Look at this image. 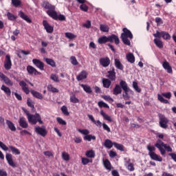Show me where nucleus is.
Listing matches in <instances>:
<instances>
[{"label": "nucleus", "instance_id": "16", "mask_svg": "<svg viewBox=\"0 0 176 176\" xmlns=\"http://www.w3.org/2000/svg\"><path fill=\"white\" fill-rule=\"evenodd\" d=\"M42 8L48 10H56V6L52 5L49 1H43L41 4Z\"/></svg>", "mask_w": 176, "mask_h": 176}, {"label": "nucleus", "instance_id": "4", "mask_svg": "<svg viewBox=\"0 0 176 176\" xmlns=\"http://www.w3.org/2000/svg\"><path fill=\"white\" fill-rule=\"evenodd\" d=\"M26 115L28 116V120L30 124H36V123H39V124H43V121L42 120V117L38 113L34 114H30L27 112Z\"/></svg>", "mask_w": 176, "mask_h": 176}, {"label": "nucleus", "instance_id": "2", "mask_svg": "<svg viewBox=\"0 0 176 176\" xmlns=\"http://www.w3.org/2000/svg\"><path fill=\"white\" fill-rule=\"evenodd\" d=\"M120 38L124 45H126V46H130V45H131V43L129 39H133V33H131V31L127 29V28H124L122 29V33L121 34Z\"/></svg>", "mask_w": 176, "mask_h": 176}, {"label": "nucleus", "instance_id": "5", "mask_svg": "<svg viewBox=\"0 0 176 176\" xmlns=\"http://www.w3.org/2000/svg\"><path fill=\"white\" fill-rule=\"evenodd\" d=\"M159 125L162 129H167L168 127V118L165 115L159 114Z\"/></svg>", "mask_w": 176, "mask_h": 176}, {"label": "nucleus", "instance_id": "1", "mask_svg": "<svg viewBox=\"0 0 176 176\" xmlns=\"http://www.w3.org/2000/svg\"><path fill=\"white\" fill-rule=\"evenodd\" d=\"M113 41L116 45H119V43H120L119 36L116 34H111L109 36H102L98 38V43H99V45H104V43H108V42L113 43Z\"/></svg>", "mask_w": 176, "mask_h": 176}, {"label": "nucleus", "instance_id": "19", "mask_svg": "<svg viewBox=\"0 0 176 176\" xmlns=\"http://www.w3.org/2000/svg\"><path fill=\"white\" fill-rule=\"evenodd\" d=\"M19 124L20 127H22V129H28V123L25 120V118L24 117H20L19 120Z\"/></svg>", "mask_w": 176, "mask_h": 176}, {"label": "nucleus", "instance_id": "23", "mask_svg": "<svg viewBox=\"0 0 176 176\" xmlns=\"http://www.w3.org/2000/svg\"><path fill=\"white\" fill-rule=\"evenodd\" d=\"M30 93L35 98H37L38 100H43V95H42V94L34 89L31 90Z\"/></svg>", "mask_w": 176, "mask_h": 176}, {"label": "nucleus", "instance_id": "14", "mask_svg": "<svg viewBox=\"0 0 176 176\" xmlns=\"http://www.w3.org/2000/svg\"><path fill=\"white\" fill-rule=\"evenodd\" d=\"M27 71L30 75H42V73L41 72H38L35 67L28 65L27 67Z\"/></svg>", "mask_w": 176, "mask_h": 176}, {"label": "nucleus", "instance_id": "53", "mask_svg": "<svg viewBox=\"0 0 176 176\" xmlns=\"http://www.w3.org/2000/svg\"><path fill=\"white\" fill-rule=\"evenodd\" d=\"M60 109L63 115H65L66 116H69V112H68V109L67 108L66 106H63L60 108Z\"/></svg>", "mask_w": 176, "mask_h": 176}, {"label": "nucleus", "instance_id": "3", "mask_svg": "<svg viewBox=\"0 0 176 176\" xmlns=\"http://www.w3.org/2000/svg\"><path fill=\"white\" fill-rule=\"evenodd\" d=\"M120 85L124 91V94H122V97L125 101H127V100H130V96H129V93H131V94H134V91L129 87V85H127V82L123 80H121L120 81Z\"/></svg>", "mask_w": 176, "mask_h": 176}, {"label": "nucleus", "instance_id": "11", "mask_svg": "<svg viewBox=\"0 0 176 176\" xmlns=\"http://www.w3.org/2000/svg\"><path fill=\"white\" fill-rule=\"evenodd\" d=\"M107 78L111 81L116 80V72H115V67H112L111 70L107 72Z\"/></svg>", "mask_w": 176, "mask_h": 176}, {"label": "nucleus", "instance_id": "24", "mask_svg": "<svg viewBox=\"0 0 176 176\" xmlns=\"http://www.w3.org/2000/svg\"><path fill=\"white\" fill-rule=\"evenodd\" d=\"M6 159L10 166L11 167H15L16 165L14 164V162H13L12 155V154H6Z\"/></svg>", "mask_w": 176, "mask_h": 176}, {"label": "nucleus", "instance_id": "47", "mask_svg": "<svg viewBox=\"0 0 176 176\" xmlns=\"http://www.w3.org/2000/svg\"><path fill=\"white\" fill-rule=\"evenodd\" d=\"M86 156L87 157H91L93 158L96 156V153H94V151L89 150L86 152Z\"/></svg>", "mask_w": 176, "mask_h": 176}, {"label": "nucleus", "instance_id": "29", "mask_svg": "<svg viewBox=\"0 0 176 176\" xmlns=\"http://www.w3.org/2000/svg\"><path fill=\"white\" fill-rule=\"evenodd\" d=\"M114 65L116 67V68H117L118 69H120V71H123V65L122 64V63H120V60L118 58H116L114 60Z\"/></svg>", "mask_w": 176, "mask_h": 176}, {"label": "nucleus", "instance_id": "52", "mask_svg": "<svg viewBox=\"0 0 176 176\" xmlns=\"http://www.w3.org/2000/svg\"><path fill=\"white\" fill-rule=\"evenodd\" d=\"M85 141H91V140H96V136L92 135H87L84 137Z\"/></svg>", "mask_w": 176, "mask_h": 176}, {"label": "nucleus", "instance_id": "61", "mask_svg": "<svg viewBox=\"0 0 176 176\" xmlns=\"http://www.w3.org/2000/svg\"><path fill=\"white\" fill-rule=\"evenodd\" d=\"M55 20H59V21H65V16L63 14H58Z\"/></svg>", "mask_w": 176, "mask_h": 176}, {"label": "nucleus", "instance_id": "64", "mask_svg": "<svg viewBox=\"0 0 176 176\" xmlns=\"http://www.w3.org/2000/svg\"><path fill=\"white\" fill-rule=\"evenodd\" d=\"M27 104H28V107H30V108H32V109L35 108L34 103H32V102L31 101V100H30V98H28L27 100Z\"/></svg>", "mask_w": 176, "mask_h": 176}, {"label": "nucleus", "instance_id": "8", "mask_svg": "<svg viewBox=\"0 0 176 176\" xmlns=\"http://www.w3.org/2000/svg\"><path fill=\"white\" fill-rule=\"evenodd\" d=\"M34 131L36 134H38V135H41V137H46V135H47V131L46 130V128L36 126L34 128Z\"/></svg>", "mask_w": 176, "mask_h": 176}, {"label": "nucleus", "instance_id": "28", "mask_svg": "<svg viewBox=\"0 0 176 176\" xmlns=\"http://www.w3.org/2000/svg\"><path fill=\"white\" fill-rule=\"evenodd\" d=\"M126 60L129 61V63H131V64H133V63H135V57L134 56V54L133 53H128L126 54Z\"/></svg>", "mask_w": 176, "mask_h": 176}, {"label": "nucleus", "instance_id": "56", "mask_svg": "<svg viewBox=\"0 0 176 176\" xmlns=\"http://www.w3.org/2000/svg\"><path fill=\"white\" fill-rule=\"evenodd\" d=\"M43 155H45V156H47V157H50V159H53V157H54V155H53V153H52V151H44Z\"/></svg>", "mask_w": 176, "mask_h": 176}, {"label": "nucleus", "instance_id": "35", "mask_svg": "<svg viewBox=\"0 0 176 176\" xmlns=\"http://www.w3.org/2000/svg\"><path fill=\"white\" fill-rule=\"evenodd\" d=\"M1 90L4 91V93H6V94L8 96H11V94H12V91L10 90V88L5 86V85H3L1 86Z\"/></svg>", "mask_w": 176, "mask_h": 176}, {"label": "nucleus", "instance_id": "58", "mask_svg": "<svg viewBox=\"0 0 176 176\" xmlns=\"http://www.w3.org/2000/svg\"><path fill=\"white\" fill-rule=\"evenodd\" d=\"M80 9L82 12H87V10H89V7L85 3H82L80 6Z\"/></svg>", "mask_w": 176, "mask_h": 176}, {"label": "nucleus", "instance_id": "15", "mask_svg": "<svg viewBox=\"0 0 176 176\" xmlns=\"http://www.w3.org/2000/svg\"><path fill=\"white\" fill-rule=\"evenodd\" d=\"M0 78L3 80L4 83H6L7 86H13V82H12L8 76H5L3 73L0 72Z\"/></svg>", "mask_w": 176, "mask_h": 176}, {"label": "nucleus", "instance_id": "44", "mask_svg": "<svg viewBox=\"0 0 176 176\" xmlns=\"http://www.w3.org/2000/svg\"><path fill=\"white\" fill-rule=\"evenodd\" d=\"M100 31H102V32H109V27L106 25H100Z\"/></svg>", "mask_w": 176, "mask_h": 176}, {"label": "nucleus", "instance_id": "45", "mask_svg": "<svg viewBox=\"0 0 176 176\" xmlns=\"http://www.w3.org/2000/svg\"><path fill=\"white\" fill-rule=\"evenodd\" d=\"M147 150L148 151V156L151 154V153H155V151H156V148L153 146H151V145H147Z\"/></svg>", "mask_w": 176, "mask_h": 176}, {"label": "nucleus", "instance_id": "43", "mask_svg": "<svg viewBox=\"0 0 176 176\" xmlns=\"http://www.w3.org/2000/svg\"><path fill=\"white\" fill-rule=\"evenodd\" d=\"M125 166H126L129 171H134V170H135V168H134V164L133 163H131L129 162H126Z\"/></svg>", "mask_w": 176, "mask_h": 176}, {"label": "nucleus", "instance_id": "60", "mask_svg": "<svg viewBox=\"0 0 176 176\" xmlns=\"http://www.w3.org/2000/svg\"><path fill=\"white\" fill-rule=\"evenodd\" d=\"M70 60L72 65H78V60H76V57L71 56Z\"/></svg>", "mask_w": 176, "mask_h": 176}, {"label": "nucleus", "instance_id": "48", "mask_svg": "<svg viewBox=\"0 0 176 176\" xmlns=\"http://www.w3.org/2000/svg\"><path fill=\"white\" fill-rule=\"evenodd\" d=\"M133 87L134 90H135V91H137L138 93H141V88H140L138 87V82L133 81Z\"/></svg>", "mask_w": 176, "mask_h": 176}, {"label": "nucleus", "instance_id": "38", "mask_svg": "<svg viewBox=\"0 0 176 176\" xmlns=\"http://www.w3.org/2000/svg\"><path fill=\"white\" fill-rule=\"evenodd\" d=\"M100 115L102 116V118L105 120H107L108 122H112V118L111 116H108L104 111L101 110L100 111Z\"/></svg>", "mask_w": 176, "mask_h": 176}, {"label": "nucleus", "instance_id": "30", "mask_svg": "<svg viewBox=\"0 0 176 176\" xmlns=\"http://www.w3.org/2000/svg\"><path fill=\"white\" fill-rule=\"evenodd\" d=\"M80 86L81 87H82L85 93H87L88 94H91L93 93V90L91 89V87L90 86L85 84H81Z\"/></svg>", "mask_w": 176, "mask_h": 176}, {"label": "nucleus", "instance_id": "33", "mask_svg": "<svg viewBox=\"0 0 176 176\" xmlns=\"http://www.w3.org/2000/svg\"><path fill=\"white\" fill-rule=\"evenodd\" d=\"M6 124H7L8 129H10V130H11V131H16V126H14V124H13V122H12V121H10L9 120H6Z\"/></svg>", "mask_w": 176, "mask_h": 176}, {"label": "nucleus", "instance_id": "9", "mask_svg": "<svg viewBox=\"0 0 176 176\" xmlns=\"http://www.w3.org/2000/svg\"><path fill=\"white\" fill-rule=\"evenodd\" d=\"M32 63L36 68H38L40 71H43L45 69V63L42 62L41 60L37 58L32 59Z\"/></svg>", "mask_w": 176, "mask_h": 176}, {"label": "nucleus", "instance_id": "10", "mask_svg": "<svg viewBox=\"0 0 176 176\" xmlns=\"http://www.w3.org/2000/svg\"><path fill=\"white\" fill-rule=\"evenodd\" d=\"M4 68L6 71L12 69V59H10V56L7 54L4 60Z\"/></svg>", "mask_w": 176, "mask_h": 176}, {"label": "nucleus", "instance_id": "42", "mask_svg": "<svg viewBox=\"0 0 176 176\" xmlns=\"http://www.w3.org/2000/svg\"><path fill=\"white\" fill-rule=\"evenodd\" d=\"M47 88L48 91H51V93H58V89L53 87L52 85H49Z\"/></svg>", "mask_w": 176, "mask_h": 176}, {"label": "nucleus", "instance_id": "59", "mask_svg": "<svg viewBox=\"0 0 176 176\" xmlns=\"http://www.w3.org/2000/svg\"><path fill=\"white\" fill-rule=\"evenodd\" d=\"M102 98H103V100H105V101H109L110 102H113V99L109 96H102Z\"/></svg>", "mask_w": 176, "mask_h": 176}, {"label": "nucleus", "instance_id": "57", "mask_svg": "<svg viewBox=\"0 0 176 176\" xmlns=\"http://www.w3.org/2000/svg\"><path fill=\"white\" fill-rule=\"evenodd\" d=\"M62 157L63 160L68 162V160H69V154L66 152H63L62 153Z\"/></svg>", "mask_w": 176, "mask_h": 176}, {"label": "nucleus", "instance_id": "51", "mask_svg": "<svg viewBox=\"0 0 176 176\" xmlns=\"http://www.w3.org/2000/svg\"><path fill=\"white\" fill-rule=\"evenodd\" d=\"M56 121L59 124H61L62 126H67V122L60 117L56 118Z\"/></svg>", "mask_w": 176, "mask_h": 176}, {"label": "nucleus", "instance_id": "6", "mask_svg": "<svg viewBox=\"0 0 176 176\" xmlns=\"http://www.w3.org/2000/svg\"><path fill=\"white\" fill-rule=\"evenodd\" d=\"M165 98H168V100H170L171 98V92H166V93H162V95L160 94H157V100L160 102H162V104H168V100Z\"/></svg>", "mask_w": 176, "mask_h": 176}, {"label": "nucleus", "instance_id": "20", "mask_svg": "<svg viewBox=\"0 0 176 176\" xmlns=\"http://www.w3.org/2000/svg\"><path fill=\"white\" fill-rule=\"evenodd\" d=\"M148 156H150L152 160H155V162H163V157L156 154V153H151Z\"/></svg>", "mask_w": 176, "mask_h": 176}, {"label": "nucleus", "instance_id": "62", "mask_svg": "<svg viewBox=\"0 0 176 176\" xmlns=\"http://www.w3.org/2000/svg\"><path fill=\"white\" fill-rule=\"evenodd\" d=\"M78 131L84 135H87L90 133L87 129H78Z\"/></svg>", "mask_w": 176, "mask_h": 176}, {"label": "nucleus", "instance_id": "7", "mask_svg": "<svg viewBox=\"0 0 176 176\" xmlns=\"http://www.w3.org/2000/svg\"><path fill=\"white\" fill-rule=\"evenodd\" d=\"M153 36H155V38H163V39L165 40L171 39V36H170V34L164 31H157L155 34H153Z\"/></svg>", "mask_w": 176, "mask_h": 176}, {"label": "nucleus", "instance_id": "40", "mask_svg": "<svg viewBox=\"0 0 176 176\" xmlns=\"http://www.w3.org/2000/svg\"><path fill=\"white\" fill-rule=\"evenodd\" d=\"M65 38H67V39H70L71 41H72V39H75L77 36L72 34V32H65Z\"/></svg>", "mask_w": 176, "mask_h": 176}, {"label": "nucleus", "instance_id": "12", "mask_svg": "<svg viewBox=\"0 0 176 176\" xmlns=\"http://www.w3.org/2000/svg\"><path fill=\"white\" fill-rule=\"evenodd\" d=\"M43 25L48 34H52L53 31H54V28L50 25V24H49V22H47V21L46 20L43 21Z\"/></svg>", "mask_w": 176, "mask_h": 176}, {"label": "nucleus", "instance_id": "18", "mask_svg": "<svg viewBox=\"0 0 176 176\" xmlns=\"http://www.w3.org/2000/svg\"><path fill=\"white\" fill-rule=\"evenodd\" d=\"M162 67L168 72V74H173V67L170 65V63L167 60H164L162 63Z\"/></svg>", "mask_w": 176, "mask_h": 176}, {"label": "nucleus", "instance_id": "21", "mask_svg": "<svg viewBox=\"0 0 176 176\" xmlns=\"http://www.w3.org/2000/svg\"><path fill=\"white\" fill-rule=\"evenodd\" d=\"M122 85L116 84L114 89H113V94L114 96H118V94H122Z\"/></svg>", "mask_w": 176, "mask_h": 176}, {"label": "nucleus", "instance_id": "34", "mask_svg": "<svg viewBox=\"0 0 176 176\" xmlns=\"http://www.w3.org/2000/svg\"><path fill=\"white\" fill-rule=\"evenodd\" d=\"M155 45L157 46V47H159V49H163L164 45L163 41H162L159 38H155L153 41Z\"/></svg>", "mask_w": 176, "mask_h": 176}, {"label": "nucleus", "instance_id": "31", "mask_svg": "<svg viewBox=\"0 0 176 176\" xmlns=\"http://www.w3.org/2000/svg\"><path fill=\"white\" fill-rule=\"evenodd\" d=\"M104 148H107V149H111L112 146H113V143L112 142V140L109 139H107L104 140Z\"/></svg>", "mask_w": 176, "mask_h": 176}, {"label": "nucleus", "instance_id": "46", "mask_svg": "<svg viewBox=\"0 0 176 176\" xmlns=\"http://www.w3.org/2000/svg\"><path fill=\"white\" fill-rule=\"evenodd\" d=\"M70 102H73V104H78V102H79V99L76 98L75 94H73L70 96Z\"/></svg>", "mask_w": 176, "mask_h": 176}, {"label": "nucleus", "instance_id": "50", "mask_svg": "<svg viewBox=\"0 0 176 176\" xmlns=\"http://www.w3.org/2000/svg\"><path fill=\"white\" fill-rule=\"evenodd\" d=\"M98 105L100 108H107L108 109H109V106L108 105V104L104 102L103 101H99Z\"/></svg>", "mask_w": 176, "mask_h": 176}, {"label": "nucleus", "instance_id": "25", "mask_svg": "<svg viewBox=\"0 0 176 176\" xmlns=\"http://www.w3.org/2000/svg\"><path fill=\"white\" fill-rule=\"evenodd\" d=\"M19 16H20L21 19H23V20H25V21H27V23H32V21H31V19L28 17L23 11H20L19 12Z\"/></svg>", "mask_w": 176, "mask_h": 176}, {"label": "nucleus", "instance_id": "17", "mask_svg": "<svg viewBox=\"0 0 176 176\" xmlns=\"http://www.w3.org/2000/svg\"><path fill=\"white\" fill-rule=\"evenodd\" d=\"M19 86H21L23 91L25 93V94H30V89H28V85L27 82L24 80H21L19 82Z\"/></svg>", "mask_w": 176, "mask_h": 176}, {"label": "nucleus", "instance_id": "13", "mask_svg": "<svg viewBox=\"0 0 176 176\" xmlns=\"http://www.w3.org/2000/svg\"><path fill=\"white\" fill-rule=\"evenodd\" d=\"M99 63L102 67H104V68H107V67H109V64H111V59L109 58H101L99 60Z\"/></svg>", "mask_w": 176, "mask_h": 176}, {"label": "nucleus", "instance_id": "49", "mask_svg": "<svg viewBox=\"0 0 176 176\" xmlns=\"http://www.w3.org/2000/svg\"><path fill=\"white\" fill-rule=\"evenodd\" d=\"M155 148H157V149H159L162 156H164V155H166V150L163 147L160 146V145L159 144H155Z\"/></svg>", "mask_w": 176, "mask_h": 176}, {"label": "nucleus", "instance_id": "27", "mask_svg": "<svg viewBox=\"0 0 176 176\" xmlns=\"http://www.w3.org/2000/svg\"><path fill=\"white\" fill-rule=\"evenodd\" d=\"M47 14L50 16V17H52L54 20H56L57 19V12H56V10H51L47 11Z\"/></svg>", "mask_w": 176, "mask_h": 176}, {"label": "nucleus", "instance_id": "63", "mask_svg": "<svg viewBox=\"0 0 176 176\" xmlns=\"http://www.w3.org/2000/svg\"><path fill=\"white\" fill-rule=\"evenodd\" d=\"M0 148H1V149L5 151H9V147L6 146V144L2 142H0Z\"/></svg>", "mask_w": 176, "mask_h": 176}, {"label": "nucleus", "instance_id": "26", "mask_svg": "<svg viewBox=\"0 0 176 176\" xmlns=\"http://www.w3.org/2000/svg\"><path fill=\"white\" fill-rule=\"evenodd\" d=\"M87 72L82 70L78 76H77L76 79L77 80H83V79H86L87 78Z\"/></svg>", "mask_w": 176, "mask_h": 176}, {"label": "nucleus", "instance_id": "37", "mask_svg": "<svg viewBox=\"0 0 176 176\" xmlns=\"http://www.w3.org/2000/svg\"><path fill=\"white\" fill-rule=\"evenodd\" d=\"M9 149H10L11 152L14 155H20L21 153V152H20V150H19V148H17L13 146H9Z\"/></svg>", "mask_w": 176, "mask_h": 176}, {"label": "nucleus", "instance_id": "36", "mask_svg": "<svg viewBox=\"0 0 176 176\" xmlns=\"http://www.w3.org/2000/svg\"><path fill=\"white\" fill-rule=\"evenodd\" d=\"M103 164L106 170H111L112 166L111 165V162L108 159H106L103 161Z\"/></svg>", "mask_w": 176, "mask_h": 176}, {"label": "nucleus", "instance_id": "41", "mask_svg": "<svg viewBox=\"0 0 176 176\" xmlns=\"http://www.w3.org/2000/svg\"><path fill=\"white\" fill-rule=\"evenodd\" d=\"M113 146H115V148H116V149H118V151H121L122 152H123V151H124V146H123V144L113 142Z\"/></svg>", "mask_w": 176, "mask_h": 176}, {"label": "nucleus", "instance_id": "39", "mask_svg": "<svg viewBox=\"0 0 176 176\" xmlns=\"http://www.w3.org/2000/svg\"><path fill=\"white\" fill-rule=\"evenodd\" d=\"M45 61L48 65H50L51 67H56V62H54V60L49 58H45Z\"/></svg>", "mask_w": 176, "mask_h": 176}, {"label": "nucleus", "instance_id": "55", "mask_svg": "<svg viewBox=\"0 0 176 176\" xmlns=\"http://www.w3.org/2000/svg\"><path fill=\"white\" fill-rule=\"evenodd\" d=\"M50 79L54 82H56V83H58V82H60V80H58V76L54 74H51Z\"/></svg>", "mask_w": 176, "mask_h": 176}, {"label": "nucleus", "instance_id": "22", "mask_svg": "<svg viewBox=\"0 0 176 176\" xmlns=\"http://www.w3.org/2000/svg\"><path fill=\"white\" fill-rule=\"evenodd\" d=\"M102 83L104 89H109V87H111V85H112V80H109V78H103Z\"/></svg>", "mask_w": 176, "mask_h": 176}, {"label": "nucleus", "instance_id": "54", "mask_svg": "<svg viewBox=\"0 0 176 176\" xmlns=\"http://www.w3.org/2000/svg\"><path fill=\"white\" fill-rule=\"evenodd\" d=\"M7 17L8 20H10V21H14V20L16 19V16H14V14H12L11 12L7 13Z\"/></svg>", "mask_w": 176, "mask_h": 176}, {"label": "nucleus", "instance_id": "32", "mask_svg": "<svg viewBox=\"0 0 176 176\" xmlns=\"http://www.w3.org/2000/svg\"><path fill=\"white\" fill-rule=\"evenodd\" d=\"M11 4L14 8H21L23 6L21 0H11Z\"/></svg>", "mask_w": 176, "mask_h": 176}]
</instances>
